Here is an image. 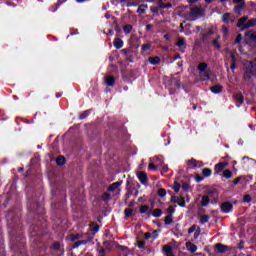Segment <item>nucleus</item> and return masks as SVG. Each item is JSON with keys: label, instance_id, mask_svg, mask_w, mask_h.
Instances as JSON below:
<instances>
[{"label": "nucleus", "instance_id": "1", "mask_svg": "<svg viewBox=\"0 0 256 256\" xmlns=\"http://www.w3.org/2000/svg\"><path fill=\"white\" fill-rule=\"evenodd\" d=\"M237 27H239L241 31L251 29V27H256V18H251L249 20L248 16H243L238 20Z\"/></svg>", "mask_w": 256, "mask_h": 256}, {"label": "nucleus", "instance_id": "2", "mask_svg": "<svg viewBox=\"0 0 256 256\" xmlns=\"http://www.w3.org/2000/svg\"><path fill=\"white\" fill-rule=\"evenodd\" d=\"M255 75H256V62H246L245 73H244L245 81H249V79H251V77H255Z\"/></svg>", "mask_w": 256, "mask_h": 256}, {"label": "nucleus", "instance_id": "3", "mask_svg": "<svg viewBox=\"0 0 256 256\" xmlns=\"http://www.w3.org/2000/svg\"><path fill=\"white\" fill-rule=\"evenodd\" d=\"M198 71L200 73V79L202 81H208L211 77V70L207 69V63H200L198 65Z\"/></svg>", "mask_w": 256, "mask_h": 256}, {"label": "nucleus", "instance_id": "4", "mask_svg": "<svg viewBox=\"0 0 256 256\" xmlns=\"http://www.w3.org/2000/svg\"><path fill=\"white\" fill-rule=\"evenodd\" d=\"M245 42L249 47H256V32L253 30H250L248 32H245Z\"/></svg>", "mask_w": 256, "mask_h": 256}, {"label": "nucleus", "instance_id": "5", "mask_svg": "<svg viewBox=\"0 0 256 256\" xmlns=\"http://www.w3.org/2000/svg\"><path fill=\"white\" fill-rule=\"evenodd\" d=\"M201 16H203V8L195 6L190 9V13L187 16V19L189 21H193V19Z\"/></svg>", "mask_w": 256, "mask_h": 256}, {"label": "nucleus", "instance_id": "6", "mask_svg": "<svg viewBox=\"0 0 256 256\" xmlns=\"http://www.w3.org/2000/svg\"><path fill=\"white\" fill-rule=\"evenodd\" d=\"M234 3L236 4L234 12L237 13V15H241V11L246 7L245 0H234Z\"/></svg>", "mask_w": 256, "mask_h": 256}, {"label": "nucleus", "instance_id": "7", "mask_svg": "<svg viewBox=\"0 0 256 256\" xmlns=\"http://www.w3.org/2000/svg\"><path fill=\"white\" fill-rule=\"evenodd\" d=\"M171 201L172 203H176L180 207H185V199H183V197L172 196Z\"/></svg>", "mask_w": 256, "mask_h": 256}, {"label": "nucleus", "instance_id": "8", "mask_svg": "<svg viewBox=\"0 0 256 256\" xmlns=\"http://www.w3.org/2000/svg\"><path fill=\"white\" fill-rule=\"evenodd\" d=\"M215 173L219 174L222 173V175H225V163L221 162L218 163L214 168Z\"/></svg>", "mask_w": 256, "mask_h": 256}, {"label": "nucleus", "instance_id": "9", "mask_svg": "<svg viewBox=\"0 0 256 256\" xmlns=\"http://www.w3.org/2000/svg\"><path fill=\"white\" fill-rule=\"evenodd\" d=\"M163 251L164 255L166 256H175V254H173V247H171L170 245H164Z\"/></svg>", "mask_w": 256, "mask_h": 256}, {"label": "nucleus", "instance_id": "10", "mask_svg": "<svg viewBox=\"0 0 256 256\" xmlns=\"http://www.w3.org/2000/svg\"><path fill=\"white\" fill-rule=\"evenodd\" d=\"M234 97H235L236 105L238 107H241V105L243 104V101H245V99L243 98V94H236Z\"/></svg>", "mask_w": 256, "mask_h": 256}, {"label": "nucleus", "instance_id": "11", "mask_svg": "<svg viewBox=\"0 0 256 256\" xmlns=\"http://www.w3.org/2000/svg\"><path fill=\"white\" fill-rule=\"evenodd\" d=\"M138 179L143 185H145L147 183V174H145V172H139Z\"/></svg>", "mask_w": 256, "mask_h": 256}, {"label": "nucleus", "instance_id": "12", "mask_svg": "<svg viewBox=\"0 0 256 256\" xmlns=\"http://www.w3.org/2000/svg\"><path fill=\"white\" fill-rule=\"evenodd\" d=\"M186 249L188 251H190V253H195V251H197V245L191 243V242H187L186 243Z\"/></svg>", "mask_w": 256, "mask_h": 256}, {"label": "nucleus", "instance_id": "13", "mask_svg": "<svg viewBox=\"0 0 256 256\" xmlns=\"http://www.w3.org/2000/svg\"><path fill=\"white\" fill-rule=\"evenodd\" d=\"M149 63H151V65H159V63H161V58L159 57H150L148 59Z\"/></svg>", "mask_w": 256, "mask_h": 256}, {"label": "nucleus", "instance_id": "14", "mask_svg": "<svg viewBox=\"0 0 256 256\" xmlns=\"http://www.w3.org/2000/svg\"><path fill=\"white\" fill-rule=\"evenodd\" d=\"M229 55L231 57L230 69H232V71H235V69H237V66H235V54H233V52H229Z\"/></svg>", "mask_w": 256, "mask_h": 256}, {"label": "nucleus", "instance_id": "15", "mask_svg": "<svg viewBox=\"0 0 256 256\" xmlns=\"http://www.w3.org/2000/svg\"><path fill=\"white\" fill-rule=\"evenodd\" d=\"M209 202H210L209 196L204 195V196H202V201L200 202V205L202 207H207V205H209Z\"/></svg>", "mask_w": 256, "mask_h": 256}, {"label": "nucleus", "instance_id": "16", "mask_svg": "<svg viewBox=\"0 0 256 256\" xmlns=\"http://www.w3.org/2000/svg\"><path fill=\"white\" fill-rule=\"evenodd\" d=\"M106 85L113 87V85H115V78L113 76L106 77Z\"/></svg>", "mask_w": 256, "mask_h": 256}, {"label": "nucleus", "instance_id": "17", "mask_svg": "<svg viewBox=\"0 0 256 256\" xmlns=\"http://www.w3.org/2000/svg\"><path fill=\"white\" fill-rule=\"evenodd\" d=\"M114 47L116 49H121V47H123V40H121L120 38H116L114 40Z\"/></svg>", "mask_w": 256, "mask_h": 256}, {"label": "nucleus", "instance_id": "18", "mask_svg": "<svg viewBox=\"0 0 256 256\" xmlns=\"http://www.w3.org/2000/svg\"><path fill=\"white\" fill-rule=\"evenodd\" d=\"M119 187H121V182H115L109 186L108 191H115V189H119Z\"/></svg>", "mask_w": 256, "mask_h": 256}, {"label": "nucleus", "instance_id": "19", "mask_svg": "<svg viewBox=\"0 0 256 256\" xmlns=\"http://www.w3.org/2000/svg\"><path fill=\"white\" fill-rule=\"evenodd\" d=\"M212 93H221L223 91V86L216 85L211 87Z\"/></svg>", "mask_w": 256, "mask_h": 256}, {"label": "nucleus", "instance_id": "20", "mask_svg": "<svg viewBox=\"0 0 256 256\" xmlns=\"http://www.w3.org/2000/svg\"><path fill=\"white\" fill-rule=\"evenodd\" d=\"M215 249L218 253H225V245L221 243L216 244Z\"/></svg>", "mask_w": 256, "mask_h": 256}, {"label": "nucleus", "instance_id": "21", "mask_svg": "<svg viewBox=\"0 0 256 256\" xmlns=\"http://www.w3.org/2000/svg\"><path fill=\"white\" fill-rule=\"evenodd\" d=\"M145 11H147V5L142 4L138 7L137 13H139L140 15H143Z\"/></svg>", "mask_w": 256, "mask_h": 256}, {"label": "nucleus", "instance_id": "22", "mask_svg": "<svg viewBox=\"0 0 256 256\" xmlns=\"http://www.w3.org/2000/svg\"><path fill=\"white\" fill-rule=\"evenodd\" d=\"M159 3L162 9H171L173 7L171 3L163 4V0H159Z\"/></svg>", "mask_w": 256, "mask_h": 256}, {"label": "nucleus", "instance_id": "23", "mask_svg": "<svg viewBox=\"0 0 256 256\" xmlns=\"http://www.w3.org/2000/svg\"><path fill=\"white\" fill-rule=\"evenodd\" d=\"M211 173H212V171L209 168H204L202 170V174H203L204 177H211Z\"/></svg>", "mask_w": 256, "mask_h": 256}, {"label": "nucleus", "instance_id": "24", "mask_svg": "<svg viewBox=\"0 0 256 256\" xmlns=\"http://www.w3.org/2000/svg\"><path fill=\"white\" fill-rule=\"evenodd\" d=\"M152 215L153 217H161V215H163V212L161 211V209H154Z\"/></svg>", "mask_w": 256, "mask_h": 256}, {"label": "nucleus", "instance_id": "25", "mask_svg": "<svg viewBox=\"0 0 256 256\" xmlns=\"http://www.w3.org/2000/svg\"><path fill=\"white\" fill-rule=\"evenodd\" d=\"M56 163H57V165H65V157L59 156V157L56 159Z\"/></svg>", "mask_w": 256, "mask_h": 256}, {"label": "nucleus", "instance_id": "26", "mask_svg": "<svg viewBox=\"0 0 256 256\" xmlns=\"http://www.w3.org/2000/svg\"><path fill=\"white\" fill-rule=\"evenodd\" d=\"M187 165H189L190 167H198L199 166V165H197V160H195V159L188 160Z\"/></svg>", "mask_w": 256, "mask_h": 256}, {"label": "nucleus", "instance_id": "27", "mask_svg": "<svg viewBox=\"0 0 256 256\" xmlns=\"http://www.w3.org/2000/svg\"><path fill=\"white\" fill-rule=\"evenodd\" d=\"M233 209V204L226 202L225 203V213H229Z\"/></svg>", "mask_w": 256, "mask_h": 256}, {"label": "nucleus", "instance_id": "28", "mask_svg": "<svg viewBox=\"0 0 256 256\" xmlns=\"http://www.w3.org/2000/svg\"><path fill=\"white\" fill-rule=\"evenodd\" d=\"M239 181H241V177L236 178L233 182H228V184L230 185V187H235V185L239 184Z\"/></svg>", "mask_w": 256, "mask_h": 256}, {"label": "nucleus", "instance_id": "29", "mask_svg": "<svg viewBox=\"0 0 256 256\" xmlns=\"http://www.w3.org/2000/svg\"><path fill=\"white\" fill-rule=\"evenodd\" d=\"M158 195L159 197H165V195H167V190H165L164 188H160L158 190Z\"/></svg>", "mask_w": 256, "mask_h": 256}, {"label": "nucleus", "instance_id": "30", "mask_svg": "<svg viewBox=\"0 0 256 256\" xmlns=\"http://www.w3.org/2000/svg\"><path fill=\"white\" fill-rule=\"evenodd\" d=\"M209 221V216L207 215H200V222L207 223Z\"/></svg>", "mask_w": 256, "mask_h": 256}, {"label": "nucleus", "instance_id": "31", "mask_svg": "<svg viewBox=\"0 0 256 256\" xmlns=\"http://www.w3.org/2000/svg\"><path fill=\"white\" fill-rule=\"evenodd\" d=\"M69 239L70 241H77V239H81V235L80 234L70 235Z\"/></svg>", "mask_w": 256, "mask_h": 256}, {"label": "nucleus", "instance_id": "32", "mask_svg": "<svg viewBox=\"0 0 256 256\" xmlns=\"http://www.w3.org/2000/svg\"><path fill=\"white\" fill-rule=\"evenodd\" d=\"M208 195H217V189L215 188H208L207 189Z\"/></svg>", "mask_w": 256, "mask_h": 256}, {"label": "nucleus", "instance_id": "33", "mask_svg": "<svg viewBox=\"0 0 256 256\" xmlns=\"http://www.w3.org/2000/svg\"><path fill=\"white\" fill-rule=\"evenodd\" d=\"M176 45L177 47H183V45H185V39L179 38Z\"/></svg>", "mask_w": 256, "mask_h": 256}, {"label": "nucleus", "instance_id": "34", "mask_svg": "<svg viewBox=\"0 0 256 256\" xmlns=\"http://www.w3.org/2000/svg\"><path fill=\"white\" fill-rule=\"evenodd\" d=\"M231 177H233V172L231 170H225V178L231 179Z\"/></svg>", "mask_w": 256, "mask_h": 256}, {"label": "nucleus", "instance_id": "35", "mask_svg": "<svg viewBox=\"0 0 256 256\" xmlns=\"http://www.w3.org/2000/svg\"><path fill=\"white\" fill-rule=\"evenodd\" d=\"M251 195L246 194L243 198L244 203H251Z\"/></svg>", "mask_w": 256, "mask_h": 256}, {"label": "nucleus", "instance_id": "36", "mask_svg": "<svg viewBox=\"0 0 256 256\" xmlns=\"http://www.w3.org/2000/svg\"><path fill=\"white\" fill-rule=\"evenodd\" d=\"M195 231H197V225H192V226L188 229L189 235H191V233H195Z\"/></svg>", "mask_w": 256, "mask_h": 256}, {"label": "nucleus", "instance_id": "37", "mask_svg": "<svg viewBox=\"0 0 256 256\" xmlns=\"http://www.w3.org/2000/svg\"><path fill=\"white\" fill-rule=\"evenodd\" d=\"M159 165H155L154 163H149L148 168L151 169L152 171H157V168Z\"/></svg>", "mask_w": 256, "mask_h": 256}, {"label": "nucleus", "instance_id": "38", "mask_svg": "<svg viewBox=\"0 0 256 256\" xmlns=\"http://www.w3.org/2000/svg\"><path fill=\"white\" fill-rule=\"evenodd\" d=\"M173 189L176 193H179L180 189H181V185L179 183H174Z\"/></svg>", "mask_w": 256, "mask_h": 256}, {"label": "nucleus", "instance_id": "39", "mask_svg": "<svg viewBox=\"0 0 256 256\" xmlns=\"http://www.w3.org/2000/svg\"><path fill=\"white\" fill-rule=\"evenodd\" d=\"M124 33H131V30L133 29V27L131 25H126L124 26Z\"/></svg>", "mask_w": 256, "mask_h": 256}, {"label": "nucleus", "instance_id": "40", "mask_svg": "<svg viewBox=\"0 0 256 256\" xmlns=\"http://www.w3.org/2000/svg\"><path fill=\"white\" fill-rule=\"evenodd\" d=\"M87 240H80L74 244V247H79L80 245H86Z\"/></svg>", "mask_w": 256, "mask_h": 256}, {"label": "nucleus", "instance_id": "41", "mask_svg": "<svg viewBox=\"0 0 256 256\" xmlns=\"http://www.w3.org/2000/svg\"><path fill=\"white\" fill-rule=\"evenodd\" d=\"M125 215H126V217H131V215H133V209L127 208L125 210Z\"/></svg>", "mask_w": 256, "mask_h": 256}, {"label": "nucleus", "instance_id": "42", "mask_svg": "<svg viewBox=\"0 0 256 256\" xmlns=\"http://www.w3.org/2000/svg\"><path fill=\"white\" fill-rule=\"evenodd\" d=\"M147 211H149L148 205L140 207V213H147Z\"/></svg>", "mask_w": 256, "mask_h": 256}, {"label": "nucleus", "instance_id": "43", "mask_svg": "<svg viewBox=\"0 0 256 256\" xmlns=\"http://www.w3.org/2000/svg\"><path fill=\"white\" fill-rule=\"evenodd\" d=\"M151 49V44H143L142 51H149Z\"/></svg>", "mask_w": 256, "mask_h": 256}, {"label": "nucleus", "instance_id": "44", "mask_svg": "<svg viewBox=\"0 0 256 256\" xmlns=\"http://www.w3.org/2000/svg\"><path fill=\"white\" fill-rule=\"evenodd\" d=\"M137 247H139V249H144L145 248V241H137Z\"/></svg>", "mask_w": 256, "mask_h": 256}, {"label": "nucleus", "instance_id": "45", "mask_svg": "<svg viewBox=\"0 0 256 256\" xmlns=\"http://www.w3.org/2000/svg\"><path fill=\"white\" fill-rule=\"evenodd\" d=\"M199 235H201V229L197 228L194 232V239H199Z\"/></svg>", "mask_w": 256, "mask_h": 256}, {"label": "nucleus", "instance_id": "46", "mask_svg": "<svg viewBox=\"0 0 256 256\" xmlns=\"http://www.w3.org/2000/svg\"><path fill=\"white\" fill-rule=\"evenodd\" d=\"M213 46H214L216 49H220L221 44H219V42L217 41V39H214V40H213Z\"/></svg>", "mask_w": 256, "mask_h": 256}, {"label": "nucleus", "instance_id": "47", "mask_svg": "<svg viewBox=\"0 0 256 256\" xmlns=\"http://www.w3.org/2000/svg\"><path fill=\"white\" fill-rule=\"evenodd\" d=\"M110 199H111V194L105 193V194L103 195V200H104V201H109Z\"/></svg>", "mask_w": 256, "mask_h": 256}, {"label": "nucleus", "instance_id": "48", "mask_svg": "<svg viewBox=\"0 0 256 256\" xmlns=\"http://www.w3.org/2000/svg\"><path fill=\"white\" fill-rule=\"evenodd\" d=\"M242 39H243V36L241 34H238L236 39H235V43H241Z\"/></svg>", "mask_w": 256, "mask_h": 256}, {"label": "nucleus", "instance_id": "49", "mask_svg": "<svg viewBox=\"0 0 256 256\" xmlns=\"http://www.w3.org/2000/svg\"><path fill=\"white\" fill-rule=\"evenodd\" d=\"M189 184H187V183H183L182 184V189H184V191H188V189H189Z\"/></svg>", "mask_w": 256, "mask_h": 256}, {"label": "nucleus", "instance_id": "50", "mask_svg": "<svg viewBox=\"0 0 256 256\" xmlns=\"http://www.w3.org/2000/svg\"><path fill=\"white\" fill-rule=\"evenodd\" d=\"M168 213H170V214L175 213V208H173V206H169L168 207Z\"/></svg>", "mask_w": 256, "mask_h": 256}, {"label": "nucleus", "instance_id": "51", "mask_svg": "<svg viewBox=\"0 0 256 256\" xmlns=\"http://www.w3.org/2000/svg\"><path fill=\"white\" fill-rule=\"evenodd\" d=\"M195 181H197V183H201V181H203V177H201V176H196V177H195Z\"/></svg>", "mask_w": 256, "mask_h": 256}, {"label": "nucleus", "instance_id": "52", "mask_svg": "<svg viewBox=\"0 0 256 256\" xmlns=\"http://www.w3.org/2000/svg\"><path fill=\"white\" fill-rule=\"evenodd\" d=\"M150 10L152 11V13H159V8L157 7H152L150 8Z\"/></svg>", "mask_w": 256, "mask_h": 256}, {"label": "nucleus", "instance_id": "53", "mask_svg": "<svg viewBox=\"0 0 256 256\" xmlns=\"http://www.w3.org/2000/svg\"><path fill=\"white\" fill-rule=\"evenodd\" d=\"M144 238L145 239H151V233H145Z\"/></svg>", "mask_w": 256, "mask_h": 256}, {"label": "nucleus", "instance_id": "54", "mask_svg": "<svg viewBox=\"0 0 256 256\" xmlns=\"http://www.w3.org/2000/svg\"><path fill=\"white\" fill-rule=\"evenodd\" d=\"M165 221H166L167 225H169V223H171V217H170V216H167V217L165 218Z\"/></svg>", "mask_w": 256, "mask_h": 256}, {"label": "nucleus", "instance_id": "55", "mask_svg": "<svg viewBox=\"0 0 256 256\" xmlns=\"http://www.w3.org/2000/svg\"><path fill=\"white\" fill-rule=\"evenodd\" d=\"M230 17H231V14L225 13V21H228Z\"/></svg>", "mask_w": 256, "mask_h": 256}, {"label": "nucleus", "instance_id": "56", "mask_svg": "<svg viewBox=\"0 0 256 256\" xmlns=\"http://www.w3.org/2000/svg\"><path fill=\"white\" fill-rule=\"evenodd\" d=\"M100 255H101V256H105V249H104V248H101V249H100Z\"/></svg>", "mask_w": 256, "mask_h": 256}, {"label": "nucleus", "instance_id": "57", "mask_svg": "<svg viewBox=\"0 0 256 256\" xmlns=\"http://www.w3.org/2000/svg\"><path fill=\"white\" fill-rule=\"evenodd\" d=\"M93 231H95V233H97V231H99V225H95V226L93 227Z\"/></svg>", "mask_w": 256, "mask_h": 256}, {"label": "nucleus", "instance_id": "58", "mask_svg": "<svg viewBox=\"0 0 256 256\" xmlns=\"http://www.w3.org/2000/svg\"><path fill=\"white\" fill-rule=\"evenodd\" d=\"M177 59H181V55L177 54L175 57H174V60L177 61Z\"/></svg>", "mask_w": 256, "mask_h": 256}, {"label": "nucleus", "instance_id": "59", "mask_svg": "<svg viewBox=\"0 0 256 256\" xmlns=\"http://www.w3.org/2000/svg\"><path fill=\"white\" fill-rule=\"evenodd\" d=\"M59 247H60L59 243L54 244V249H59Z\"/></svg>", "mask_w": 256, "mask_h": 256}, {"label": "nucleus", "instance_id": "60", "mask_svg": "<svg viewBox=\"0 0 256 256\" xmlns=\"http://www.w3.org/2000/svg\"><path fill=\"white\" fill-rule=\"evenodd\" d=\"M221 209H222V211H225V203H222Z\"/></svg>", "mask_w": 256, "mask_h": 256}, {"label": "nucleus", "instance_id": "61", "mask_svg": "<svg viewBox=\"0 0 256 256\" xmlns=\"http://www.w3.org/2000/svg\"><path fill=\"white\" fill-rule=\"evenodd\" d=\"M164 39H167L169 41V34H165Z\"/></svg>", "mask_w": 256, "mask_h": 256}, {"label": "nucleus", "instance_id": "62", "mask_svg": "<svg viewBox=\"0 0 256 256\" xmlns=\"http://www.w3.org/2000/svg\"><path fill=\"white\" fill-rule=\"evenodd\" d=\"M77 1V3H85V1H87V0H76Z\"/></svg>", "mask_w": 256, "mask_h": 256}, {"label": "nucleus", "instance_id": "63", "mask_svg": "<svg viewBox=\"0 0 256 256\" xmlns=\"http://www.w3.org/2000/svg\"><path fill=\"white\" fill-rule=\"evenodd\" d=\"M146 29L149 31V29H151V24H148V25L146 26Z\"/></svg>", "mask_w": 256, "mask_h": 256}, {"label": "nucleus", "instance_id": "64", "mask_svg": "<svg viewBox=\"0 0 256 256\" xmlns=\"http://www.w3.org/2000/svg\"><path fill=\"white\" fill-rule=\"evenodd\" d=\"M108 35H113V30H109Z\"/></svg>", "mask_w": 256, "mask_h": 256}]
</instances>
